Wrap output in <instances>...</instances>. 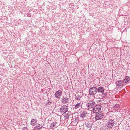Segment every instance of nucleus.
I'll list each match as a JSON object with an SVG mask.
<instances>
[{"label": "nucleus", "mask_w": 130, "mask_h": 130, "mask_svg": "<svg viewBox=\"0 0 130 130\" xmlns=\"http://www.w3.org/2000/svg\"><path fill=\"white\" fill-rule=\"evenodd\" d=\"M97 92V89L95 87L91 88L89 90V93L90 95H94Z\"/></svg>", "instance_id": "1"}, {"label": "nucleus", "mask_w": 130, "mask_h": 130, "mask_svg": "<svg viewBox=\"0 0 130 130\" xmlns=\"http://www.w3.org/2000/svg\"><path fill=\"white\" fill-rule=\"evenodd\" d=\"M68 106L64 105L61 106L60 109V112L62 114H64L68 111Z\"/></svg>", "instance_id": "2"}, {"label": "nucleus", "mask_w": 130, "mask_h": 130, "mask_svg": "<svg viewBox=\"0 0 130 130\" xmlns=\"http://www.w3.org/2000/svg\"><path fill=\"white\" fill-rule=\"evenodd\" d=\"M95 105V103L94 102L89 101L88 103L87 104L86 106L88 109H91Z\"/></svg>", "instance_id": "3"}, {"label": "nucleus", "mask_w": 130, "mask_h": 130, "mask_svg": "<svg viewBox=\"0 0 130 130\" xmlns=\"http://www.w3.org/2000/svg\"><path fill=\"white\" fill-rule=\"evenodd\" d=\"M101 106L99 105L95 106L93 109V113H99L98 112L101 109Z\"/></svg>", "instance_id": "4"}, {"label": "nucleus", "mask_w": 130, "mask_h": 130, "mask_svg": "<svg viewBox=\"0 0 130 130\" xmlns=\"http://www.w3.org/2000/svg\"><path fill=\"white\" fill-rule=\"evenodd\" d=\"M62 91L61 90H59L56 92L55 96L56 98L59 99L62 95Z\"/></svg>", "instance_id": "5"}, {"label": "nucleus", "mask_w": 130, "mask_h": 130, "mask_svg": "<svg viewBox=\"0 0 130 130\" xmlns=\"http://www.w3.org/2000/svg\"><path fill=\"white\" fill-rule=\"evenodd\" d=\"M103 116V113L101 112H99L96 113L95 118L96 120H99L102 119Z\"/></svg>", "instance_id": "6"}, {"label": "nucleus", "mask_w": 130, "mask_h": 130, "mask_svg": "<svg viewBox=\"0 0 130 130\" xmlns=\"http://www.w3.org/2000/svg\"><path fill=\"white\" fill-rule=\"evenodd\" d=\"M116 87L118 88L119 87H121L123 86V81L120 80L119 81H117L116 83Z\"/></svg>", "instance_id": "7"}, {"label": "nucleus", "mask_w": 130, "mask_h": 130, "mask_svg": "<svg viewBox=\"0 0 130 130\" xmlns=\"http://www.w3.org/2000/svg\"><path fill=\"white\" fill-rule=\"evenodd\" d=\"M114 121L113 120H110L108 122L107 127L108 128H111L114 125Z\"/></svg>", "instance_id": "8"}, {"label": "nucleus", "mask_w": 130, "mask_h": 130, "mask_svg": "<svg viewBox=\"0 0 130 130\" xmlns=\"http://www.w3.org/2000/svg\"><path fill=\"white\" fill-rule=\"evenodd\" d=\"M123 83H126L130 82V77L128 76H126L123 79Z\"/></svg>", "instance_id": "9"}, {"label": "nucleus", "mask_w": 130, "mask_h": 130, "mask_svg": "<svg viewBox=\"0 0 130 130\" xmlns=\"http://www.w3.org/2000/svg\"><path fill=\"white\" fill-rule=\"evenodd\" d=\"M105 91L104 88L102 87H99L97 89V91L99 93H103Z\"/></svg>", "instance_id": "10"}, {"label": "nucleus", "mask_w": 130, "mask_h": 130, "mask_svg": "<svg viewBox=\"0 0 130 130\" xmlns=\"http://www.w3.org/2000/svg\"><path fill=\"white\" fill-rule=\"evenodd\" d=\"M42 127L41 125L38 124L34 127V130H40L42 128Z\"/></svg>", "instance_id": "11"}, {"label": "nucleus", "mask_w": 130, "mask_h": 130, "mask_svg": "<svg viewBox=\"0 0 130 130\" xmlns=\"http://www.w3.org/2000/svg\"><path fill=\"white\" fill-rule=\"evenodd\" d=\"M74 115V116L73 117L75 119V121L77 124L79 121L78 116L77 113H75Z\"/></svg>", "instance_id": "12"}, {"label": "nucleus", "mask_w": 130, "mask_h": 130, "mask_svg": "<svg viewBox=\"0 0 130 130\" xmlns=\"http://www.w3.org/2000/svg\"><path fill=\"white\" fill-rule=\"evenodd\" d=\"M62 102L63 104H66L68 102V98L67 97H63L62 99Z\"/></svg>", "instance_id": "13"}, {"label": "nucleus", "mask_w": 130, "mask_h": 130, "mask_svg": "<svg viewBox=\"0 0 130 130\" xmlns=\"http://www.w3.org/2000/svg\"><path fill=\"white\" fill-rule=\"evenodd\" d=\"M37 120L36 119H32L31 121V124L32 126H34L37 123Z\"/></svg>", "instance_id": "14"}, {"label": "nucleus", "mask_w": 130, "mask_h": 130, "mask_svg": "<svg viewBox=\"0 0 130 130\" xmlns=\"http://www.w3.org/2000/svg\"><path fill=\"white\" fill-rule=\"evenodd\" d=\"M57 124V123L56 122H54L52 123L51 124L50 126V128L52 129L55 128V127H56Z\"/></svg>", "instance_id": "15"}, {"label": "nucleus", "mask_w": 130, "mask_h": 130, "mask_svg": "<svg viewBox=\"0 0 130 130\" xmlns=\"http://www.w3.org/2000/svg\"><path fill=\"white\" fill-rule=\"evenodd\" d=\"M119 107V105L118 104H116L114 106L113 109V110H118Z\"/></svg>", "instance_id": "16"}, {"label": "nucleus", "mask_w": 130, "mask_h": 130, "mask_svg": "<svg viewBox=\"0 0 130 130\" xmlns=\"http://www.w3.org/2000/svg\"><path fill=\"white\" fill-rule=\"evenodd\" d=\"M82 104L81 103H77L75 106L74 108L75 109H77L81 106Z\"/></svg>", "instance_id": "17"}, {"label": "nucleus", "mask_w": 130, "mask_h": 130, "mask_svg": "<svg viewBox=\"0 0 130 130\" xmlns=\"http://www.w3.org/2000/svg\"><path fill=\"white\" fill-rule=\"evenodd\" d=\"M86 127L88 128H91V125L90 122H86Z\"/></svg>", "instance_id": "18"}, {"label": "nucleus", "mask_w": 130, "mask_h": 130, "mask_svg": "<svg viewBox=\"0 0 130 130\" xmlns=\"http://www.w3.org/2000/svg\"><path fill=\"white\" fill-rule=\"evenodd\" d=\"M87 113L86 111H83L81 114L80 117L82 118L84 117L86 115Z\"/></svg>", "instance_id": "19"}, {"label": "nucleus", "mask_w": 130, "mask_h": 130, "mask_svg": "<svg viewBox=\"0 0 130 130\" xmlns=\"http://www.w3.org/2000/svg\"><path fill=\"white\" fill-rule=\"evenodd\" d=\"M62 118H64V120H65L66 119H68V116H67L65 114L64 115H63L62 116Z\"/></svg>", "instance_id": "20"}, {"label": "nucleus", "mask_w": 130, "mask_h": 130, "mask_svg": "<svg viewBox=\"0 0 130 130\" xmlns=\"http://www.w3.org/2000/svg\"><path fill=\"white\" fill-rule=\"evenodd\" d=\"M71 112L68 111L67 113H66L65 114L67 116H68V118H69V116L71 115Z\"/></svg>", "instance_id": "21"}, {"label": "nucleus", "mask_w": 130, "mask_h": 130, "mask_svg": "<svg viewBox=\"0 0 130 130\" xmlns=\"http://www.w3.org/2000/svg\"><path fill=\"white\" fill-rule=\"evenodd\" d=\"M80 97L79 96H76L75 98V99L76 100H78L79 99H80Z\"/></svg>", "instance_id": "22"}, {"label": "nucleus", "mask_w": 130, "mask_h": 130, "mask_svg": "<svg viewBox=\"0 0 130 130\" xmlns=\"http://www.w3.org/2000/svg\"><path fill=\"white\" fill-rule=\"evenodd\" d=\"M22 130H28L27 129V128L26 127H24L22 129Z\"/></svg>", "instance_id": "23"}, {"label": "nucleus", "mask_w": 130, "mask_h": 130, "mask_svg": "<svg viewBox=\"0 0 130 130\" xmlns=\"http://www.w3.org/2000/svg\"><path fill=\"white\" fill-rule=\"evenodd\" d=\"M103 95L104 97H105L106 96V94L105 93H103Z\"/></svg>", "instance_id": "24"}, {"label": "nucleus", "mask_w": 130, "mask_h": 130, "mask_svg": "<svg viewBox=\"0 0 130 130\" xmlns=\"http://www.w3.org/2000/svg\"><path fill=\"white\" fill-rule=\"evenodd\" d=\"M60 119H62V120H64V118H62V116H61V117Z\"/></svg>", "instance_id": "25"}]
</instances>
